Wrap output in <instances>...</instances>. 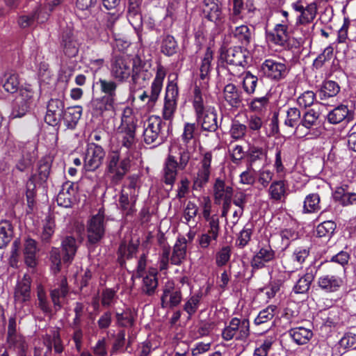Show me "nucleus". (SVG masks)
<instances>
[{
  "label": "nucleus",
  "mask_w": 356,
  "mask_h": 356,
  "mask_svg": "<svg viewBox=\"0 0 356 356\" xmlns=\"http://www.w3.org/2000/svg\"><path fill=\"white\" fill-rule=\"evenodd\" d=\"M191 159V154L186 147L175 145L170 149L163 169L162 180L172 189L177 175V169L184 170Z\"/></svg>",
  "instance_id": "nucleus-1"
},
{
  "label": "nucleus",
  "mask_w": 356,
  "mask_h": 356,
  "mask_svg": "<svg viewBox=\"0 0 356 356\" xmlns=\"http://www.w3.org/2000/svg\"><path fill=\"white\" fill-rule=\"evenodd\" d=\"M105 165L104 175L108 179L110 184L117 186L129 171L131 160L129 156L121 159L119 150H112L107 155Z\"/></svg>",
  "instance_id": "nucleus-2"
},
{
  "label": "nucleus",
  "mask_w": 356,
  "mask_h": 356,
  "mask_svg": "<svg viewBox=\"0 0 356 356\" xmlns=\"http://www.w3.org/2000/svg\"><path fill=\"white\" fill-rule=\"evenodd\" d=\"M53 159L50 156L41 158L37 163L36 172L32 174L26 184V197L29 207L33 206L37 194L36 182L44 186L51 173Z\"/></svg>",
  "instance_id": "nucleus-3"
},
{
  "label": "nucleus",
  "mask_w": 356,
  "mask_h": 356,
  "mask_svg": "<svg viewBox=\"0 0 356 356\" xmlns=\"http://www.w3.org/2000/svg\"><path fill=\"white\" fill-rule=\"evenodd\" d=\"M147 123L143 131L145 143L154 146L163 143L169 136L170 122L166 123L160 117L152 116Z\"/></svg>",
  "instance_id": "nucleus-4"
},
{
  "label": "nucleus",
  "mask_w": 356,
  "mask_h": 356,
  "mask_svg": "<svg viewBox=\"0 0 356 356\" xmlns=\"http://www.w3.org/2000/svg\"><path fill=\"white\" fill-rule=\"evenodd\" d=\"M137 121V118L132 115L131 108L124 109L121 118V124L118 128L121 147H125L128 150L135 148L137 142L136 138Z\"/></svg>",
  "instance_id": "nucleus-5"
},
{
  "label": "nucleus",
  "mask_w": 356,
  "mask_h": 356,
  "mask_svg": "<svg viewBox=\"0 0 356 356\" xmlns=\"http://www.w3.org/2000/svg\"><path fill=\"white\" fill-rule=\"evenodd\" d=\"M248 56L249 51L241 46L229 48L222 47L220 49V60L223 63L222 66L233 75L230 67H241L244 69L248 65Z\"/></svg>",
  "instance_id": "nucleus-6"
},
{
  "label": "nucleus",
  "mask_w": 356,
  "mask_h": 356,
  "mask_svg": "<svg viewBox=\"0 0 356 356\" xmlns=\"http://www.w3.org/2000/svg\"><path fill=\"white\" fill-rule=\"evenodd\" d=\"M250 335L249 320L244 318L240 320L233 318L229 325L226 326L222 332V337L225 341H230L234 337L236 340L245 341Z\"/></svg>",
  "instance_id": "nucleus-7"
},
{
  "label": "nucleus",
  "mask_w": 356,
  "mask_h": 356,
  "mask_svg": "<svg viewBox=\"0 0 356 356\" xmlns=\"http://www.w3.org/2000/svg\"><path fill=\"white\" fill-rule=\"evenodd\" d=\"M135 64L128 57L115 56L111 63V75L119 82L126 81L132 74Z\"/></svg>",
  "instance_id": "nucleus-8"
},
{
  "label": "nucleus",
  "mask_w": 356,
  "mask_h": 356,
  "mask_svg": "<svg viewBox=\"0 0 356 356\" xmlns=\"http://www.w3.org/2000/svg\"><path fill=\"white\" fill-rule=\"evenodd\" d=\"M202 15L204 19L221 26L225 20L222 3L220 0H203L201 3Z\"/></svg>",
  "instance_id": "nucleus-9"
},
{
  "label": "nucleus",
  "mask_w": 356,
  "mask_h": 356,
  "mask_svg": "<svg viewBox=\"0 0 356 356\" xmlns=\"http://www.w3.org/2000/svg\"><path fill=\"white\" fill-rule=\"evenodd\" d=\"M165 76V71L164 68L161 65L158 66L156 76L151 86L150 93L149 94L147 91H143L139 96V99L145 103L148 110L152 109L155 106L161 93Z\"/></svg>",
  "instance_id": "nucleus-10"
},
{
  "label": "nucleus",
  "mask_w": 356,
  "mask_h": 356,
  "mask_svg": "<svg viewBox=\"0 0 356 356\" xmlns=\"http://www.w3.org/2000/svg\"><path fill=\"white\" fill-rule=\"evenodd\" d=\"M105 220L104 213L100 210L88 222L87 238L90 244H97L104 236Z\"/></svg>",
  "instance_id": "nucleus-11"
},
{
  "label": "nucleus",
  "mask_w": 356,
  "mask_h": 356,
  "mask_svg": "<svg viewBox=\"0 0 356 356\" xmlns=\"http://www.w3.org/2000/svg\"><path fill=\"white\" fill-rule=\"evenodd\" d=\"M106 152L101 145L94 143L88 144L83 167L86 171L97 170L102 163Z\"/></svg>",
  "instance_id": "nucleus-12"
},
{
  "label": "nucleus",
  "mask_w": 356,
  "mask_h": 356,
  "mask_svg": "<svg viewBox=\"0 0 356 356\" xmlns=\"http://www.w3.org/2000/svg\"><path fill=\"white\" fill-rule=\"evenodd\" d=\"M65 110L64 97L50 99L47 105L45 122L53 127H59Z\"/></svg>",
  "instance_id": "nucleus-13"
},
{
  "label": "nucleus",
  "mask_w": 356,
  "mask_h": 356,
  "mask_svg": "<svg viewBox=\"0 0 356 356\" xmlns=\"http://www.w3.org/2000/svg\"><path fill=\"white\" fill-rule=\"evenodd\" d=\"M260 72L271 79L279 81L286 76L289 69L283 63L267 59L261 64Z\"/></svg>",
  "instance_id": "nucleus-14"
},
{
  "label": "nucleus",
  "mask_w": 356,
  "mask_h": 356,
  "mask_svg": "<svg viewBox=\"0 0 356 356\" xmlns=\"http://www.w3.org/2000/svg\"><path fill=\"white\" fill-rule=\"evenodd\" d=\"M179 91L176 83L170 82L165 91V102L163 109V118L165 120H172L177 107V99Z\"/></svg>",
  "instance_id": "nucleus-15"
},
{
  "label": "nucleus",
  "mask_w": 356,
  "mask_h": 356,
  "mask_svg": "<svg viewBox=\"0 0 356 356\" xmlns=\"http://www.w3.org/2000/svg\"><path fill=\"white\" fill-rule=\"evenodd\" d=\"M60 47L63 54L69 57H75L79 49V42L74 31L70 29L63 31L60 37Z\"/></svg>",
  "instance_id": "nucleus-16"
},
{
  "label": "nucleus",
  "mask_w": 356,
  "mask_h": 356,
  "mask_svg": "<svg viewBox=\"0 0 356 356\" xmlns=\"http://www.w3.org/2000/svg\"><path fill=\"white\" fill-rule=\"evenodd\" d=\"M33 103V92L23 88L19 90V95L16 98L15 104L12 111L13 118H21L29 111Z\"/></svg>",
  "instance_id": "nucleus-17"
},
{
  "label": "nucleus",
  "mask_w": 356,
  "mask_h": 356,
  "mask_svg": "<svg viewBox=\"0 0 356 356\" xmlns=\"http://www.w3.org/2000/svg\"><path fill=\"white\" fill-rule=\"evenodd\" d=\"M141 4L142 0H128L127 10L128 21L134 27L139 38L140 37L143 26Z\"/></svg>",
  "instance_id": "nucleus-18"
},
{
  "label": "nucleus",
  "mask_w": 356,
  "mask_h": 356,
  "mask_svg": "<svg viewBox=\"0 0 356 356\" xmlns=\"http://www.w3.org/2000/svg\"><path fill=\"white\" fill-rule=\"evenodd\" d=\"M291 6L296 12L300 13V15L297 19L298 24L305 25L310 24L316 16L318 8L315 2L304 6L302 2L299 1L292 3Z\"/></svg>",
  "instance_id": "nucleus-19"
},
{
  "label": "nucleus",
  "mask_w": 356,
  "mask_h": 356,
  "mask_svg": "<svg viewBox=\"0 0 356 356\" xmlns=\"http://www.w3.org/2000/svg\"><path fill=\"white\" fill-rule=\"evenodd\" d=\"M69 293L67 277L61 275L56 278L54 289L50 291V297L56 310L61 308L60 298H64Z\"/></svg>",
  "instance_id": "nucleus-20"
},
{
  "label": "nucleus",
  "mask_w": 356,
  "mask_h": 356,
  "mask_svg": "<svg viewBox=\"0 0 356 356\" xmlns=\"http://www.w3.org/2000/svg\"><path fill=\"white\" fill-rule=\"evenodd\" d=\"M77 188L73 182H65L59 191L56 202L58 205L65 208H70L76 201Z\"/></svg>",
  "instance_id": "nucleus-21"
},
{
  "label": "nucleus",
  "mask_w": 356,
  "mask_h": 356,
  "mask_svg": "<svg viewBox=\"0 0 356 356\" xmlns=\"http://www.w3.org/2000/svg\"><path fill=\"white\" fill-rule=\"evenodd\" d=\"M182 299L181 291L172 284L165 286L161 297V306L162 308H173L179 305Z\"/></svg>",
  "instance_id": "nucleus-22"
},
{
  "label": "nucleus",
  "mask_w": 356,
  "mask_h": 356,
  "mask_svg": "<svg viewBox=\"0 0 356 356\" xmlns=\"http://www.w3.org/2000/svg\"><path fill=\"white\" fill-rule=\"evenodd\" d=\"M195 115L197 124L201 125L202 130L214 132L218 129L217 114L213 107H207L205 111Z\"/></svg>",
  "instance_id": "nucleus-23"
},
{
  "label": "nucleus",
  "mask_w": 356,
  "mask_h": 356,
  "mask_svg": "<svg viewBox=\"0 0 356 356\" xmlns=\"http://www.w3.org/2000/svg\"><path fill=\"white\" fill-rule=\"evenodd\" d=\"M246 157L250 169L256 172L264 165L266 152L262 147L251 146L246 152Z\"/></svg>",
  "instance_id": "nucleus-24"
},
{
  "label": "nucleus",
  "mask_w": 356,
  "mask_h": 356,
  "mask_svg": "<svg viewBox=\"0 0 356 356\" xmlns=\"http://www.w3.org/2000/svg\"><path fill=\"white\" fill-rule=\"evenodd\" d=\"M31 284V279L28 275H24L22 279L17 282L14 290V298L16 302L24 303L30 300Z\"/></svg>",
  "instance_id": "nucleus-25"
},
{
  "label": "nucleus",
  "mask_w": 356,
  "mask_h": 356,
  "mask_svg": "<svg viewBox=\"0 0 356 356\" xmlns=\"http://www.w3.org/2000/svg\"><path fill=\"white\" fill-rule=\"evenodd\" d=\"M275 259V252L270 245H266L259 249L251 259V266L254 269H261L266 266V264Z\"/></svg>",
  "instance_id": "nucleus-26"
},
{
  "label": "nucleus",
  "mask_w": 356,
  "mask_h": 356,
  "mask_svg": "<svg viewBox=\"0 0 356 356\" xmlns=\"http://www.w3.org/2000/svg\"><path fill=\"white\" fill-rule=\"evenodd\" d=\"M289 38L288 26L284 24H277L272 31L266 32L268 41L280 47H284Z\"/></svg>",
  "instance_id": "nucleus-27"
},
{
  "label": "nucleus",
  "mask_w": 356,
  "mask_h": 356,
  "mask_svg": "<svg viewBox=\"0 0 356 356\" xmlns=\"http://www.w3.org/2000/svg\"><path fill=\"white\" fill-rule=\"evenodd\" d=\"M229 33L231 37L243 47H248L252 41V31L247 25H229Z\"/></svg>",
  "instance_id": "nucleus-28"
},
{
  "label": "nucleus",
  "mask_w": 356,
  "mask_h": 356,
  "mask_svg": "<svg viewBox=\"0 0 356 356\" xmlns=\"http://www.w3.org/2000/svg\"><path fill=\"white\" fill-rule=\"evenodd\" d=\"M6 343L7 351H13L17 356H26L29 345L25 337L22 334L6 337Z\"/></svg>",
  "instance_id": "nucleus-29"
},
{
  "label": "nucleus",
  "mask_w": 356,
  "mask_h": 356,
  "mask_svg": "<svg viewBox=\"0 0 356 356\" xmlns=\"http://www.w3.org/2000/svg\"><path fill=\"white\" fill-rule=\"evenodd\" d=\"M327 119L328 122L332 124H339L344 120L350 122L353 119V113L348 106L341 104L328 113Z\"/></svg>",
  "instance_id": "nucleus-30"
},
{
  "label": "nucleus",
  "mask_w": 356,
  "mask_h": 356,
  "mask_svg": "<svg viewBox=\"0 0 356 356\" xmlns=\"http://www.w3.org/2000/svg\"><path fill=\"white\" fill-rule=\"evenodd\" d=\"M82 115V107L80 106H70L65 108L61 120L68 129H74Z\"/></svg>",
  "instance_id": "nucleus-31"
},
{
  "label": "nucleus",
  "mask_w": 356,
  "mask_h": 356,
  "mask_svg": "<svg viewBox=\"0 0 356 356\" xmlns=\"http://www.w3.org/2000/svg\"><path fill=\"white\" fill-rule=\"evenodd\" d=\"M213 59V53L212 50L208 47L206 50L204 56L201 61L200 67V77L203 81L202 84V89H207L208 87V80L211 70V62Z\"/></svg>",
  "instance_id": "nucleus-32"
},
{
  "label": "nucleus",
  "mask_w": 356,
  "mask_h": 356,
  "mask_svg": "<svg viewBox=\"0 0 356 356\" xmlns=\"http://www.w3.org/2000/svg\"><path fill=\"white\" fill-rule=\"evenodd\" d=\"M223 95L225 100L232 107L238 108L242 102V92L233 83L225 86Z\"/></svg>",
  "instance_id": "nucleus-33"
},
{
  "label": "nucleus",
  "mask_w": 356,
  "mask_h": 356,
  "mask_svg": "<svg viewBox=\"0 0 356 356\" xmlns=\"http://www.w3.org/2000/svg\"><path fill=\"white\" fill-rule=\"evenodd\" d=\"M37 242L30 237L26 238L24 243V254L26 264L34 268L36 264V252H38Z\"/></svg>",
  "instance_id": "nucleus-34"
},
{
  "label": "nucleus",
  "mask_w": 356,
  "mask_h": 356,
  "mask_svg": "<svg viewBox=\"0 0 356 356\" xmlns=\"http://www.w3.org/2000/svg\"><path fill=\"white\" fill-rule=\"evenodd\" d=\"M342 280L337 276L325 275L318 278V285L323 291L331 293L339 290L342 285Z\"/></svg>",
  "instance_id": "nucleus-35"
},
{
  "label": "nucleus",
  "mask_w": 356,
  "mask_h": 356,
  "mask_svg": "<svg viewBox=\"0 0 356 356\" xmlns=\"http://www.w3.org/2000/svg\"><path fill=\"white\" fill-rule=\"evenodd\" d=\"M61 246L63 262L70 264L74 259L78 248L75 238L71 236H66L62 241Z\"/></svg>",
  "instance_id": "nucleus-36"
},
{
  "label": "nucleus",
  "mask_w": 356,
  "mask_h": 356,
  "mask_svg": "<svg viewBox=\"0 0 356 356\" xmlns=\"http://www.w3.org/2000/svg\"><path fill=\"white\" fill-rule=\"evenodd\" d=\"M117 99L104 95L100 97L93 98L90 102L91 107L97 113H103L104 111H113Z\"/></svg>",
  "instance_id": "nucleus-37"
},
{
  "label": "nucleus",
  "mask_w": 356,
  "mask_h": 356,
  "mask_svg": "<svg viewBox=\"0 0 356 356\" xmlns=\"http://www.w3.org/2000/svg\"><path fill=\"white\" fill-rule=\"evenodd\" d=\"M268 195L270 200L280 202L287 195V185L284 180H277L271 183L269 186Z\"/></svg>",
  "instance_id": "nucleus-38"
},
{
  "label": "nucleus",
  "mask_w": 356,
  "mask_h": 356,
  "mask_svg": "<svg viewBox=\"0 0 356 356\" xmlns=\"http://www.w3.org/2000/svg\"><path fill=\"white\" fill-rule=\"evenodd\" d=\"M289 334L298 345L306 344L313 336V332L311 330L303 327L292 328L289 331Z\"/></svg>",
  "instance_id": "nucleus-39"
},
{
  "label": "nucleus",
  "mask_w": 356,
  "mask_h": 356,
  "mask_svg": "<svg viewBox=\"0 0 356 356\" xmlns=\"http://www.w3.org/2000/svg\"><path fill=\"white\" fill-rule=\"evenodd\" d=\"M339 91L340 86L337 82L330 80L325 81L318 91V96L321 100H325L337 96Z\"/></svg>",
  "instance_id": "nucleus-40"
},
{
  "label": "nucleus",
  "mask_w": 356,
  "mask_h": 356,
  "mask_svg": "<svg viewBox=\"0 0 356 356\" xmlns=\"http://www.w3.org/2000/svg\"><path fill=\"white\" fill-rule=\"evenodd\" d=\"M143 277L142 292L149 296L154 295L158 286L156 273L150 272Z\"/></svg>",
  "instance_id": "nucleus-41"
},
{
  "label": "nucleus",
  "mask_w": 356,
  "mask_h": 356,
  "mask_svg": "<svg viewBox=\"0 0 356 356\" xmlns=\"http://www.w3.org/2000/svg\"><path fill=\"white\" fill-rule=\"evenodd\" d=\"M13 227L10 222L3 220L0 222V248H3L13 238Z\"/></svg>",
  "instance_id": "nucleus-42"
},
{
  "label": "nucleus",
  "mask_w": 356,
  "mask_h": 356,
  "mask_svg": "<svg viewBox=\"0 0 356 356\" xmlns=\"http://www.w3.org/2000/svg\"><path fill=\"white\" fill-rule=\"evenodd\" d=\"M314 279V274L311 270L307 272L303 276L299 278L296 284L293 288V291L295 293H307L309 288L312 282Z\"/></svg>",
  "instance_id": "nucleus-43"
},
{
  "label": "nucleus",
  "mask_w": 356,
  "mask_h": 356,
  "mask_svg": "<svg viewBox=\"0 0 356 356\" xmlns=\"http://www.w3.org/2000/svg\"><path fill=\"white\" fill-rule=\"evenodd\" d=\"M186 254V244L185 242L177 241L174 245L172 254L170 257V263L179 266L182 263Z\"/></svg>",
  "instance_id": "nucleus-44"
},
{
  "label": "nucleus",
  "mask_w": 356,
  "mask_h": 356,
  "mask_svg": "<svg viewBox=\"0 0 356 356\" xmlns=\"http://www.w3.org/2000/svg\"><path fill=\"white\" fill-rule=\"evenodd\" d=\"M321 209L320 196L318 193H311L306 196L304 205V213H314Z\"/></svg>",
  "instance_id": "nucleus-45"
},
{
  "label": "nucleus",
  "mask_w": 356,
  "mask_h": 356,
  "mask_svg": "<svg viewBox=\"0 0 356 356\" xmlns=\"http://www.w3.org/2000/svg\"><path fill=\"white\" fill-rule=\"evenodd\" d=\"M178 49L177 42L175 38L170 35L163 36L161 51L166 56H172L177 53Z\"/></svg>",
  "instance_id": "nucleus-46"
},
{
  "label": "nucleus",
  "mask_w": 356,
  "mask_h": 356,
  "mask_svg": "<svg viewBox=\"0 0 356 356\" xmlns=\"http://www.w3.org/2000/svg\"><path fill=\"white\" fill-rule=\"evenodd\" d=\"M138 246L134 243H129L127 245L124 243H122L118 248V260L121 265L124 263L125 259H129L136 254Z\"/></svg>",
  "instance_id": "nucleus-47"
},
{
  "label": "nucleus",
  "mask_w": 356,
  "mask_h": 356,
  "mask_svg": "<svg viewBox=\"0 0 356 356\" xmlns=\"http://www.w3.org/2000/svg\"><path fill=\"white\" fill-rule=\"evenodd\" d=\"M202 294L199 292L191 297L185 302L183 309L188 314L187 319L190 320L198 309Z\"/></svg>",
  "instance_id": "nucleus-48"
},
{
  "label": "nucleus",
  "mask_w": 356,
  "mask_h": 356,
  "mask_svg": "<svg viewBox=\"0 0 356 356\" xmlns=\"http://www.w3.org/2000/svg\"><path fill=\"white\" fill-rule=\"evenodd\" d=\"M319 117L320 115L317 111L313 108L309 109L303 114L301 118L300 125L307 129H310L313 127H316L319 124Z\"/></svg>",
  "instance_id": "nucleus-49"
},
{
  "label": "nucleus",
  "mask_w": 356,
  "mask_h": 356,
  "mask_svg": "<svg viewBox=\"0 0 356 356\" xmlns=\"http://www.w3.org/2000/svg\"><path fill=\"white\" fill-rule=\"evenodd\" d=\"M301 112L298 108H289L286 111L284 124L291 128L298 127L301 124Z\"/></svg>",
  "instance_id": "nucleus-50"
},
{
  "label": "nucleus",
  "mask_w": 356,
  "mask_h": 356,
  "mask_svg": "<svg viewBox=\"0 0 356 356\" xmlns=\"http://www.w3.org/2000/svg\"><path fill=\"white\" fill-rule=\"evenodd\" d=\"M40 11L38 9L35 10L33 13L22 15L18 19V24L22 29L33 26L36 23H39V16ZM40 22H42L41 21Z\"/></svg>",
  "instance_id": "nucleus-51"
},
{
  "label": "nucleus",
  "mask_w": 356,
  "mask_h": 356,
  "mask_svg": "<svg viewBox=\"0 0 356 356\" xmlns=\"http://www.w3.org/2000/svg\"><path fill=\"white\" fill-rule=\"evenodd\" d=\"M47 339L50 340L54 346V351L55 354H61L64 350L63 341L60 337V329L54 328L49 334L46 335Z\"/></svg>",
  "instance_id": "nucleus-52"
},
{
  "label": "nucleus",
  "mask_w": 356,
  "mask_h": 356,
  "mask_svg": "<svg viewBox=\"0 0 356 356\" xmlns=\"http://www.w3.org/2000/svg\"><path fill=\"white\" fill-rule=\"evenodd\" d=\"M97 83L99 84L100 90L104 95L117 99L116 90L118 84L115 81L113 80L99 79Z\"/></svg>",
  "instance_id": "nucleus-53"
},
{
  "label": "nucleus",
  "mask_w": 356,
  "mask_h": 356,
  "mask_svg": "<svg viewBox=\"0 0 356 356\" xmlns=\"http://www.w3.org/2000/svg\"><path fill=\"white\" fill-rule=\"evenodd\" d=\"M202 85H195L193 90V108L195 115L201 114L202 112L205 111L207 108L204 105V100L202 94Z\"/></svg>",
  "instance_id": "nucleus-54"
},
{
  "label": "nucleus",
  "mask_w": 356,
  "mask_h": 356,
  "mask_svg": "<svg viewBox=\"0 0 356 356\" xmlns=\"http://www.w3.org/2000/svg\"><path fill=\"white\" fill-rule=\"evenodd\" d=\"M336 223L332 220H326L319 224L316 227V236L318 237H330L335 229Z\"/></svg>",
  "instance_id": "nucleus-55"
},
{
  "label": "nucleus",
  "mask_w": 356,
  "mask_h": 356,
  "mask_svg": "<svg viewBox=\"0 0 356 356\" xmlns=\"http://www.w3.org/2000/svg\"><path fill=\"white\" fill-rule=\"evenodd\" d=\"M258 80L257 76L253 75L250 72H247L242 82L243 90L248 95H252L255 92Z\"/></svg>",
  "instance_id": "nucleus-56"
},
{
  "label": "nucleus",
  "mask_w": 356,
  "mask_h": 356,
  "mask_svg": "<svg viewBox=\"0 0 356 356\" xmlns=\"http://www.w3.org/2000/svg\"><path fill=\"white\" fill-rule=\"evenodd\" d=\"M276 309L277 307L275 305H269L261 310L254 319V323L256 325H261L272 320L275 316Z\"/></svg>",
  "instance_id": "nucleus-57"
},
{
  "label": "nucleus",
  "mask_w": 356,
  "mask_h": 356,
  "mask_svg": "<svg viewBox=\"0 0 356 356\" xmlns=\"http://www.w3.org/2000/svg\"><path fill=\"white\" fill-rule=\"evenodd\" d=\"M6 81L3 85L5 90L10 93L17 91L19 87L18 76L15 73L7 72L5 74Z\"/></svg>",
  "instance_id": "nucleus-58"
},
{
  "label": "nucleus",
  "mask_w": 356,
  "mask_h": 356,
  "mask_svg": "<svg viewBox=\"0 0 356 356\" xmlns=\"http://www.w3.org/2000/svg\"><path fill=\"white\" fill-rule=\"evenodd\" d=\"M333 51L334 49L331 45L327 47L323 53L318 55V56L314 60V67L316 69H320L326 62L330 61L333 56Z\"/></svg>",
  "instance_id": "nucleus-59"
},
{
  "label": "nucleus",
  "mask_w": 356,
  "mask_h": 356,
  "mask_svg": "<svg viewBox=\"0 0 356 356\" xmlns=\"http://www.w3.org/2000/svg\"><path fill=\"white\" fill-rule=\"evenodd\" d=\"M49 259L51 261V270L54 275L60 271L61 268V255L58 248H53L49 253Z\"/></svg>",
  "instance_id": "nucleus-60"
},
{
  "label": "nucleus",
  "mask_w": 356,
  "mask_h": 356,
  "mask_svg": "<svg viewBox=\"0 0 356 356\" xmlns=\"http://www.w3.org/2000/svg\"><path fill=\"white\" fill-rule=\"evenodd\" d=\"M269 104V95H266L260 97H254L249 103V108L254 112H261L266 109Z\"/></svg>",
  "instance_id": "nucleus-61"
},
{
  "label": "nucleus",
  "mask_w": 356,
  "mask_h": 356,
  "mask_svg": "<svg viewBox=\"0 0 356 356\" xmlns=\"http://www.w3.org/2000/svg\"><path fill=\"white\" fill-rule=\"evenodd\" d=\"M232 254V248L224 246L216 252V264L218 267L225 266L229 261Z\"/></svg>",
  "instance_id": "nucleus-62"
},
{
  "label": "nucleus",
  "mask_w": 356,
  "mask_h": 356,
  "mask_svg": "<svg viewBox=\"0 0 356 356\" xmlns=\"http://www.w3.org/2000/svg\"><path fill=\"white\" fill-rule=\"evenodd\" d=\"M229 189L230 195L233 194L232 187L229 186H225V184L223 181L218 179H216L214 184V195L216 200H221L224 197L227 196V193Z\"/></svg>",
  "instance_id": "nucleus-63"
},
{
  "label": "nucleus",
  "mask_w": 356,
  "mask_h": 356,
  "mask_svg": "<svg viewBox=\"0 0 356 356\" xmlns=\"http://www.w3.org/2000/svg\"><path fill=\"white\" fill-rule=\"evenodd\" d=\"M207 224L205 225V232L218 238L220 232L219 218L215 214L209 220H206Z\"/></svg>",
  "instance_id": "nucleus-64"
}]
</instances>
